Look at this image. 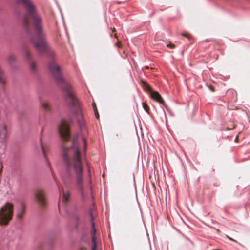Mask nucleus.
<instances>
[{
	"mask_svg": "<svg viewBox=\"0 0 250 250\" xmlns=\"http://www.w3.org/2000/svg\"><path fill=\"white\" fill-rule=\"evenodd\" d=\"M58 130L60 136L64 140L62 144L63 156L67 171L69 175L71 171L75 172L77 187L83 195V167L78 142L75 140L72 142L67 141L70 138V134L69 125L66 121H62Z\"/></svg>",
	"mask_w": 250,
	"mask_h": 250,
	"instance_id": "f257e3e1",
	"label": "nucleus"
},
{
	"mask_svg": "<svg viewBox=\"0 0 250 250\" xmlns=\"http://www.w3.org/2000/svg\"><path fill=\"white\" fill-rule=\"evenodd\" d=\"M25 6L27 13L22 18V25L31 35V42L40 55L46 52L48 46L46 41V34L43 30L40 16L37 13L35 6L30 0H20Z\"/></svg>",
	"mask_w": 250,
	"mask_h": 250,
	"instance_id": "f03ea898",
	"label": "nucleus"
},
{
	"mask_svg": "<svg viewBox=\"0 0 250 250\" xmlns=\"http://www.w3.org/2000/svg\"><path fill=\"white\" fill-rule=\"evenodd\" d=\"M49 69L62 88L66 102L70 106L73 107V110L77 118L80 128L81 129L85 128V121L83 115L77 99L75 97L71 85L62 76L60 68L54 61H51L49 62Z\"/></svg>",
	"mask_w": 250,
	"mask_h": 250,
	"instance_id": "7ed1b4c3",
	"label": "nucleus"
},
{
	"mask_svg": "<svg viewBox=\"0 0 250 250\" xmlns=\"http://www.w3.org/2000/svg\"><path fill=\"white\" fill-rule=\"evenodd\" d=\"M47 149H48V146L46 145H43V144L42 142V138H41L40 144L36 147V150L37 152L41 151L44 157L46 159V163L50 167V171H51L52 175L53 177V179L56 181V183L58 184L57 178H56V177L55 175V173L53 172L52 168L50 167V163L48 162V160L47 159L46 150ZM57 185H58V187L59 190L60 192H62V195H63L62 201L64 204H66L69 202V201L70 200V194L69 192H64V191L62 187L61 188L58 184H57Z\"/></svg>",
	"mask_w": 250,
	"mask_h": 250,
	"instance_id": "20e7f679",
	"label": "nucleus"
},
{
	"mask_svg": "<svg viewBox=\"0 0 250 250\" xmlns=\"http://www.w3.org/2000/svg\"><path fill=\"white\" fill-rule=\"evenodd\" d=\"M13 205L6 203L0 209V225L7 226L11 220L13 215Z\"/></svg>",
	"mask_w": 250,
	"mask_h": 250,
	"instance_id": "39448f33",
	"label": "nucleus"
},
{
	"mask_svg": "<svg viewBox=\"0 0 250 250\" xmlns=\"http://www.w3.org/2000/svg\"><path fill=\"white\" fill-rule=\"evenodd\" d=\"M35 198L36 202L42 208H44L47 205V199L45 191L42 189H38L35 192Z\"/></svg>",
	"mask_w": 250,
	"mask_h": 250,
	"instance_id": "423d86ee",
	"label": "nucleus"
},
{
	"mask_svg": "<svg viewBox=\"0 0 250 250\" xmlns=\"http://www.w3.org/2000/svg\"><path fill=\"white\" fill-rule=\"evenodd\" d=\"M8 136L9 132L6 123L4 121L0 120V139L5 141Z\"/></svg>",
	"mask_w": 250,
	"mask_h": 250,
	"instance_id": "0eeeda50",
	"label": "nucleus"
},
{
	"mask_svg": "<svg viewBox=\"0 0 250 250\" xmlns=\"http://www.w3.org/2000/svg\"><path fill=\"white\" fill-rule=\"evenodd\" d=\"M26 206L24 203H21L17 209L16 217L19 220L22 219L25 213Z\"/></svg>",
	"mask_w": 250,
	"mask_h": 250,
	"instance_id": "6e6552de",
	"label": "nucleus"
},
{
	"mask_svg": "<svg viewBox=\"0 0 250 250\" xmlns=\"http://www.w3.org/2000/svg\"><path fill=\"white\" fill-rule=\"evenodd\" d=\"M151 97L156 101L161 103L163 105L165 104L164 101L162 99L161 95L159 94L158 92L156 91H151Z\"/></svg>",
	"mask_w": 250,
	"mask_h": 250,
	"instance_id": "1a4fd4ad",
	"label": "nucleus"
},
{
	"mask_svg": "<svg viewBox=\"0 0 250 250\" xmlns=\"http://www.w3.org/2000/svg\"><path fill=\"white\" fill-rule=\"evenodd\" d=\"M41 104L42 108L46 112H50L51 111V107L49 102L42 100L41 102Z\"/></svg>",
	"mask_w": 250,
	"mask_h": 250,
	"instance_id": "9d476101",
	"label": "nucleus"
},
{
	"mask_svg": "<svg viewBox=\"0 0 250 250\" xmlns=\"http://www.w3.org/2000/svg\"><path fill=\"white\" fill-rule=\"evenodd\" d=\"M30 70L33 73H36L37 71V64L34 61H31L29 63Z\"/></svg>",
	"mask_w": 250,
	"mask_h": 250,
	"instance_id": "9b49d317",
	"label": "nucleus"
},
{
	"mask_svg": "<svg viewBox=\"0 0 250 250\" xmlns=\"http://www.w3.org/2000/svg\"><path fill=\"white\" fill-rule=\"evenodd\" d=\"M96 229L93 227V230L92 231V243L93 246L92 247V250H97V244H96V237L95 236Z\"/></svg>",
	"mask_w": 250,
	"mask_h": 250,
	"instance_id": "f8f14e48",
	"label": "nucleus"
},
{
	"mask_svg": "<svg viewBox=\"0 0 250 250\" xmlns=\"http://www.w3.org/2000/svg\"><path fill=\"white\" fill-rule=\"evenodd\" d=\"M7 60L10 64H13L16 61V57L15 55L10 54L7 56Z\"/></svg>",
	"mask_w": 250,
	"mask_h": 250,
	"instance_id": "ddd939ff",
	"label": "nucleus"
},
{
	"mask_svg": "<svg viewBox=\"0 0 250 250\" xmlns=\"http://www.w3.org/2000/svg\"><path fill=\"white\" fill-rule=\"evenodd\" d=\"M24 53L26 59H27L28 61H30V62L32 61L31 59L32 57V55L30 52V51L28 49H25L24 50Z\"/></svg>",
	"mask_w": 250,
	"mask_h": 250,
	"instance_id": "4468645a",
	"label": "nucleus"
},
{
	"mask_svg": "<svg viewBox=\"0 0 250 250\" xmlns=\"http://www.w3.org/2000/svg\"><path fill=\"white\" fill-rule=\"evenodd\" d=\"M142 83H143V85L144 88L146 90H147L149 91H152V89H151V87L149 86V85L147 83H146V82H143Z\"/></svg>",
	"mask_w": 250,
	"mask_h": 250,
	"instance_id": "2eb2a0df",
	"label": "nucleus"
},
{
	"mask_svg": "<svg viewBox=\"0 0 250 250\" xmlns=\"http://www.w3.org/2000/svg\"><path fill=\"white\" fill-rule=\"evenodd\" d=\"M92 107H93V109L94 110V112H95L96 118H99V114L98 113L97 109V107H96V104H95V102H93L92 103Z\"/></svg>",
	"mask_w": 250,
	"mask_h": 250,
	"instance_id": "dca6fc26",
	"label": "nucleus"
},
{
	"mask_svg": "<svg viewBox=\"0 0 250 250\" xmlns=\"http://www.w3.org/2000/svg\"><path fill=\"white\" fill-rule=\"evenodd\" d=\"M143 108L144 109V110L148 113H149V107L145 103H143Z\"/></svg>",
	"mask_w": 250,
	"mask_h": 250,
	"instance_id": "f3484780",
	"label": "nucleus"
},
{
	"mask_svg": "<svg viewBox=\"0 0 250 250\" xmlns=\"http://www.w3.org/2000/svg\"><path fill=\"white\" fill-rule=\"evenodd\" d=\"M182 35L186 38H187L188 39H190L191 35L189 34L188 33H182Z\"/></svg>",
	"mask_w": 250,
	"mask_h": 250,
	"instance_id": "a211bd4d",
	"label": "nucleus"
},
{
	"mask_svg": "<svg viewBox=\"0 0 250 250\" xmlns=\"http://www.w3.org/2000/svg\"><path fill=\"white\" fill-rule=\"evenodd\" d=\"M83 144H84V151H85V150L86 149V147H87V143H86V140L84 138H83Z\"/></svg>",
	"mask_w": 250,
	"mask_h": 250,
	"instance_id": "6ab92c4d",
	"label": "nucleus"
},
{
	"mask_svg": "<svg viewBox=\"0 0 250 250\" xmlns=\"http://www.w3.org/2000/svg\"><path fill=\"white\" fill-rule=\"evenodd\" d=\"M72 217L76 220V222L78 221L79 217L77 214H74Z\"/></svg>",
	"mask_w": 250,
	"mask_h": 250,
	"instance_id": "aec40b11",
	"label": "nucleus"
},
{
	"mask_svg": "<svg viewBox=\"0 0 250 250\" xmlns=\"http://www.w3.org/2000/svg\"><path fill=\"white\" fill-rule=\"evenodd\" d=\"M167 47H169V48H172H172H174L175 47V45H174V44H171V43H170V44H167Z\"/></svg>",
	"mask_w": 250,
	"mask_h": 250,
	"instance_id": "412c9836",
	"label": "nucleus"
},
{
	"mask_svg": "<svg viewBox=\"0 0 250 250\" xmlns=\"http://www.w3.org/2000/svg\"><path fill=\"white\" fill-rule=\"evenodd\" d=\"M116 46H117L118 47L120 48L121 47V43L120 42L118 41L116 43Z\"/></svg>",
	"mask_w": 250,
	"mask_h": 250,
	"instance_id": "4be33fe9",
	"label": "nucleus"
},
{
	"mask_svg": "<svg viewBox=\"0 0 250 250\" xmlns=\"http://www.w3.org/2000/svg\"><path fill=\"white\" fill-rule=\"evenodd\" d=\"M3 166L1 162H0V174L2 172V169Z\"/></svg>",
	"mask_w": 250,
	"mask_h": 250,
	"instance_id": "5701e85b",
	"label": "nucleus"
},
{
	"mask_svg": "<svg viewBox=\"0 0 250 250\" xmlns=\"http://www.w3.org/2000/svg\"><path fill=\"white\" fill-rule=\"evenodd\" d=\"M227 237H228L229 240H231V241H234V242H236V240H234L233 239H232V238H231L229 237V236H227Z\"/></svg>",
	"mask_w": 250,
	"mask_h": 250,
	"instance_id": "b1692460",
	"label": "nucleus"
},
{
	"mask_svg": "<svg viewBox=\"0 0 250 250\" xmlns=\"http://www.w3.org/2000/svg\"><path fill=\"white\" fill-rule=\"evenodd\" d=\"M80 250H87V249L86 248L83 247L81 248Z\"/></svg>",
	"mask_w": 250,
	"mask_h": 250,
	"instance_id": "393cba45",
	"label": "nucleus"
},
{
	"mask_svg": "<svg viewBox=\"0 0 250 250\" xmlns=\"http://www.w3.org/2000/svg\"><path fill=\"white\" fill-rule=\"evenodd\" d=\"M235 141H236V142H238V136H237V137H236V138H235Z\"/></svg>",
	"mask_w": 250,
	"mask_h": 250,
	"instance_id": "a878e982",
	"label": "nucleus"
},
{
	"mask_svg": "<svg viewBox=\"0 0 250 250\" xmlns=\"http://www.w3.org/2000/svg\"><path fill=\"white\" fill-rule=\"evenodd\" d=\"M112 31H113V32H115V31H116V29H115V28H113L112 29Z\"/></svg>",
	"mask_w": 250,
	"mask_h": 250,
	"instance_id": "bb28decb",
	"label": "nucleus"
},
{
	"mask_svg": "<svg viewBox=\"0 0 250 250\" xmlns=\"http://www.w3.org/2000/svg\"><path fill=\"white\" fill-rule=\"evenodd\" d=\"M114 37L117 38V34H114Z\"/></svg>",
	"mask_w": 250,
	"mask_h": 250,
	"instance_id": "cd10ccee",
	"label": "nucleus"
},
{
	"mask_svg": "<svg viewBox=\"0 0 250 250\" xmlns=\"http://www.w3.org/2000/svg\"><path fill=\"white\" fill-rule=\"evenodd\" d=\"M62 181H63L64 182V180L63 179V178H62Z\"/></svg>",
	"mask_w": 250,
	"mask_h": 250,
	"instance_id": "c85d7f7f",
	"label": "nucleus"
}]
</instances>
